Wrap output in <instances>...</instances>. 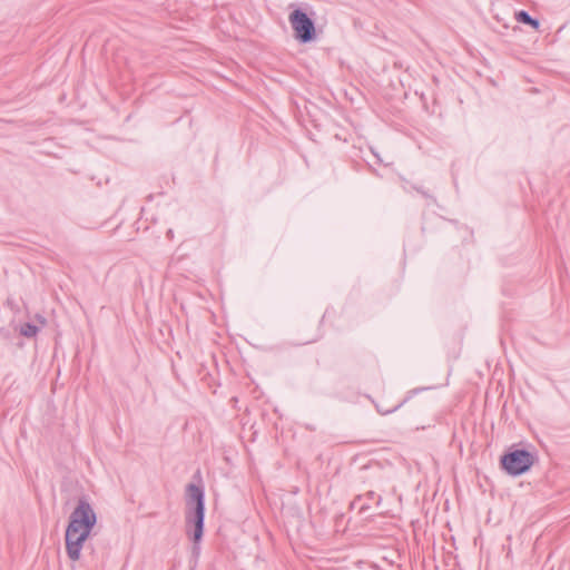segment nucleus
Masks as SVG:
<instances>
[{
    "mask_svg": "<svg viewBox=\"0 0 570 570\" xmlns=\"http://www.w3.org/2000/svg\"><path fill=\"white\" fill-rule=\"evenodd\" d=\"M40 328L33 323L27 322L20 326L19 333L27 338L36 337Z\"/></svg>",
    "mask_w": 570,
    "mask_h": 570,
    "instance_id": "nucleus-8",
    "label": "nucleus"
},
{
    "mask_svg": "<svg viewBox=\"0 0 570 570\" xmlns=\"http://www.w3.org/2000/svg\"><path fill=\"white\" fill-rule=\"evenodd\" d=\"M39 320H40V322H41L42 324H45V323H46V318H45V317L39 316Z\"/></svg>",
    "mask_w": 570,
    "mask_h": 570,
    "instance_id": "nucleus-13",
    "label": "nucleus"
},
{
    "mask_svg": "<svg viewBox=\"0 0 570 570\" xmlns=\"http://www.w3.org/2000/svg\"><path fill=\"white\" fill-rule=\"evenodd\" d=\"M370 509V504L366 502V503H363L361 507H360V512L363 513L365 512L366 510Z\"/></svg>",
    "mask_w": 570,
    "mask_h": 570,
    "instance_id": "nucleus-12",
    "label": "nucleus"
},
{
    "mask_svg": "<svg viewBox=\"0 0 570 570\" xmlns=\"http://www.w3.org/2000/svg\"><path fill=\"white\" fill-rule=\"evenodd\" d=\"M17 346H18V347H22V346H23V342H21V341H20V342H18V343H17Z\"/></svg>",
    "mask_w": 570,
    "mask_h": 570,
    "instance_id": "nucleus-14",
    "label": "nucleus"
},
{
    "mask_svg": "<svg viewBox=\"0 0 570 570\" xmlns=\"http://www.w3.org/2000/svg\"><path fill=\"white\" fill-rule=\"evenodd\" d=\"M515 20L520 23L530 26L534 30H539L540 21L537 18H533L528 11L520 10L515 12Z\"/></svg>",
    "mask_w": 570,
    "mask_h": 570,
    "instance_id": "nucleus-7",
    "label": "nucleus"
},
{
    "mask_svg": "<svg viewBox=\"0 0 570 570\" xmlns=\"http://www.w3.org/2000/svg\"><path fill=\"white\" fill-rule=\"evenodd\" d=\"M363 498H366L368 501H372L374 499H376V504H381L382 502V498L380 495H377L374 491H368L366 492L364 495H357L354 501L352 502V508L358 502L361 501Z\"/></svg>",
    "mask_w": 570,
    "mask_h": 570,
    "instance_id": "nucleus-9",
    "label": "nucleus"
},
{
    "mask_svg": "<svg viewBox=\"0 0 570 570\" xmlns=\"http://www.w3.org/2000/svg\"><path fill=\"white\" fill-rule=\"evenodd\" d=\"M14 335L13 333L7 328V327H0V338L7 342H12Z\"/></svg>",
    "mask_w": 570,
    "mask_h": 570,
    "instance_id": "nucleus-11",
    "label": "nucleus"
},
{
    "mask_svg": "<svg viewBox=\"0 0 570 570\" xmlns=\"http://www.w3.org/2000/svg\"><path fill=\"white\" fill-rule=\"evenodd\" d=\"M205 490L203 485L189 483L186 487L185 527L188 539L193 542V554L199 556L200 542L205 531Z\"/></svg>",
    "mask_w": 570,
    "mask_h": 570,
    "instance_id": "nucleus-1",
    "label": "nucleus"
},
{
    "mask_svg": "<svg viewBox=\"0 0 570 570\" xmlns=\"http://www.w3.org/2000/svg\"><path fill=\"white\" fill-rule=\"evenodd\" d=\"M91 532L78 531V533L65 532L66 553L71 561H78L85 542Z\"/></svg>",
    "mask_w": 570,
    "mask_h": 570,
    "instance_id": "nucleus-5",
    "label": "nucleus"
},
{
    "mask_svg": "<svg viewBox=\"0 0 570 570\" xmlns=\"http://www.w3.org/2000/svg\"><path fill=\"white\" fill-rule=\"evenodd\" d=\"M424 390H426V387H415V389L410 390L406 393L405 397L391 409H384V406L376 404L375 405L376 411L382 415H387V414L394 413L395 411L401 409L405 403H407L414 395L419 394L420 392H422Z\"/></svg>",
    "mask_w": 570,
    "mask_h": 570,
    "instance_id": "nucleus-6",
    "label": "nucleus"
},
{
    "mask_svg": "<svg viewBox=\"0 0 570 570\" xmlns=\"http://www.w3.org/2000/svg\"><path fill=\"white\" fill-rule=\"evenodd\" d=\"M537 460L535 451L512 445L500 456L499 463L502 471L515 478L530 471Z\"/></svg>",
    "mask_w": 570,
    "mask_h": 570,
    "instance_id": "nucleus-2",
    "label": "nucleus"
},
{
    "mask_svg": "<svg viewBox=\"0 0 570 570\" xmlns=\"http://www.w3.org/2000/svg\"><path fill=\"white\" fill-rule=\"evenodd\" d=\"M97 523V514L88 500L82 497L69 515L66 532L78 533V531L91 532Z\"/></svg>",
    "mask_w": 570,
    "mask_h": 570,
    "instance_id": "nucleus-3",
    "label": "nucleus"
},
{
    "mask_svg": "<svg viewBox=\"0 0 570 570\" xmlns=\"http://www.w3.org/2000/svg\"><path fill=\"white\" fill-rule=\"evenodd\" d=\"M288 21L299 43H308L316 39L315 21L303 9H294L288 16Z\"/></svg>",
    "mask_w": 570,
    "mask_h": 570,
    "instance_id": "nucleus-4",
    "label": "nucleus"
},
{
    "mask_svg": "<svg viewBox=\"0 0 570 570\" xmlns=\"http://www.w3.org/2000/svg\"><path fill=\"white\" fill-rule=\"evenodd\" d=\"M410 188L420 193L424 198L431 199L433 203H435V198L431 195V193L429 190L424 189L423 187L414 185V184H410Z\"/></svg>",
    "mask_w": 570,
    "mask_h": 570,
    "instance_id": "nucleus-10",
    "label": "nucleus"
}]
</instances>
